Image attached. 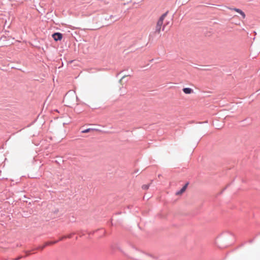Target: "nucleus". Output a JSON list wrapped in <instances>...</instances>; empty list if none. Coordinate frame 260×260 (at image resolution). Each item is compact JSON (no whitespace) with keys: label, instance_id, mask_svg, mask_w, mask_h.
<instances>
[{"label":"nucleus","instance_id":"nucleus-1","mask_svg":"<svg viewBox=\"0 0 260 260\" xmlns=\"http://www.w3.org/2000/svg\"><path fill=\"white\" fill-rule=\"evenodd\" d=\"M166 15H167L166 14H164L159 17V19L158 20V21L156 23V25L155 26V33L158 34H160V32L161 31V27H162V25L164 23V20L165 18L166 17Z\"/></svg>","mask_w":260,"mask_h":260},{"label":"nucleus","instance_id":"nucleus-2","mask_svg":"<svg viewBox=\"0 0 260 260\" xmlns=\"http://www.w3.org/2000/svg\"><path fill=\"white\" fill-rule=\"evenodd\" d=\"M140 260H157V257L152 254L143 253L139 256Z\"/></svg>","mask_w":260,"mask_h":260},{"label":"nucleus","instance_id":"nucleus-3","mask_svg":"<svg viewBox=\"0 0 260 260\" xmlns=\"http://www.w3.org/2000/svg\"><path fill=\"white\" fill-rule=\"evenodd\" d=\"M229 9L232 11L236 12L238 13H239V14H240L243 19H244L246 17L245 14L241 10L238 9V8H229Z\"/></svg>","mask_w":260,"mask_h":260},{"label":"nucleus","instance_id":"nucleus-4","mask_svg":"<svg viewBox=\"0 0 260 260\" xmlns=\"http://www.w3.org/2000/svg\"><path fill=\"white\" fill-rule=\"evenodd\" d=\"M52 37L55 41H57L61 40L62 35L60 33L56 32L52 35Z\"/></svg>","mask_w":260,"mask_h":260},{"label":"nucleus","instance_id":"nucleus-5","mask_svg":"<svg viewBox=\"0 0 260 260\" xmlns=\"http://www.w3.org/2000/svg\"><path fill=\"white\" fill-rule=\"evenodd\" d=\"M188 184V183H187L179 191H177L176 193V194L177 196L181 195L186 190Z\"/></svg>","mask_w":260,"mask_h":260},{"label":"nucleus","instance_id":"nucleus-6","mask_svg":"<svg viewBox=\"0 0 260 260\" xmlns=\"http://www.w3.org/2000/svg\"><path fill=\"white\" fill-rule=\"evenodd\" d=\"M182 90L185 94H190L193 92V89L190 88H184Z\"/></svg>","mask_w":260,"mask_h":260},{"label":"nucleus","instance_id":"nucleus-7","mask_svg":"<svg viewBox=\"0 0 260 260\" xmlns=\"http://www.w3.org/2000/svg\"><path fill=\"white\" fill-rule=\"evenodd\" d=\"M57 242V241H55L53 242H47L45 243L44 245L41 248V249H43L45 247H46L47 246L53 245L54 244L56 243Z\"/></svg>","mask_w":260,"mask_h":260},{"label":"nucleus","instance_id":"nucleus-8","mask_svg":"<svg viewBox=\"0 0 260 260\" xmlns=\"http://www.w3.org/2000/svg\"><path fill=\"white\" fill-rule=\"evenodd\" d=\"M91 130V128H87V129L82 131V133H87L90 132Z\"/></svg>","mask_w":260,"mask_h":260},{"label":"nucleus","instance_id":"nucleus-9","mask_svg":"<svg viewBox=\"0 0 260 260\" xmlns=\"http://www.w3.org/2000/svg\"><path fill=\"white\" fill-rule=\"evenodd\" d=\"M142 187L143 189H145V190L148 189L149 188V185H147V184L143 185Z\"/></svg>","mask_w":260,"mask_h":260},{"label":"nucleus","instance_id":"nucleus-10","mask_svg":"<svg viewBox=\"0 0 260 260\" xmlns=\"http://www.w3.org/2000/svg\"><path fill=\"white\" fill-rule=\"evenodd\" d=\"M66 238V237H62V238H61L59 240H62V239H63L64 238Z\"/></svg>","mask_w":260,"mask_h":260},{"label":"nucleus","instance_id":"nucleus-11","mask_svg":"<svg viewBox=\"0 0 260 260\" xmlns=\"http://www.w3.org/2000/svg\"><path fill=\"white\" fill-rule=\"evenodd\" d=\"M162 30H164V26L162 27Z\"/></svg>","mask_w":260,"mask_h":260}]
</instances>
